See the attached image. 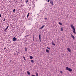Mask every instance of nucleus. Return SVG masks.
<instances>
[{
    "label": "nucleus",
    "instance_id": "nucleus-1",
    "mask_svg": "<svg viewBox=\"0 0 76 76\" xmlns=\"http://www.w3.org/2000/svg\"><path fill=\"white\" fill-rule=\"evenodd\" d=\"M66 70L69 71V72H72V69H71V68H69L68 67H66Z\"/></svg>",
    "mask_w": 76,
    "mask_h": 76
},
{
    "label": "nucleus",
    "instance_id": "nucleus-2",
    "mask_svg": "<svg viewBox=\"0 0 76 76\" xmlns=\"http://www.w3.org/2000/svg\"><path fill=\"white\" fill-rule=\"evenodd\" d=\"M16 37H15L13 39H12V41H15L16 40V39H17V38H15Z\"/></svg>",
    "mask_w": 76,
    "mask_h": 76
},
{
    "label": "nucleus",
    "instance_id": "nucleus-3",
    "mask_svg": "<svg viewBox=\"0 0 76 76\" xmlns=\"http://www.w3.org/2000/svg\"><path fill=\"white\" fill-rule=\"evenodd\" d=\"M70 26L71 27V28H72V29H75V27H74V26H73V25H71Z\"/></svg>",
    "mask_w": 76,
    "mask_h": 76
},
{
    "label": "nucleus",
    "instance_id": "nucleus-4",
    "mask_svg": "<svg viewBox=\"0 0 76 76\" xmlns=\"http://www.w3.org/2000/svg\"><path fill=\"white\" fill-rule=\"evenodd\" d=\"M67 50L68 51H69V52H71V50H70V49L69 48H67Z\"/></svg>",
    "mask_w": 76,
    "mask_h": 76
},
{
    "label": "nucleus",
    "instance_id": "nucleus-5",
    "mask_svg": "<svg viewBox=\"0 0 76 76\" xmlns=\"http://www.w3.org/2000/svg\"><path fill=\"white\" fill-rule=\"evenodd\" d=\"M50 3H51V4L52 5H53V1H50Z\"/></svg>",
    "mask_w": 76,
    "mask_h": 76
},
{
    "label": "nucleus",
    "instance_id": "nucleus-6",
    "mask_svg": "<svg viewBox=\"0 0 76 76\" xmlns=\"http://www.w3.org/2000/svg\"><path fill=\"white\" fill-rule=\"evenodd\" d=\"M73 30H72L74 34H76V32H75V28L73 29Z\"/></svg>",
    "mask_w": 76,
    "mask_h": 76
},
{
    "label": "nucleus",
    "instance_id": "nucleus-7",
    "mask_svg": "<svg viewBox=\"0 0 76 76\" xmlns=\"http://www.w3.org/2000/svg\"><path fill=\"white\" fill-rule=\"evenodd\" d=\"M71 37L73 38V39H75V36H73L72 34L71 35Z\"/></svg>",
    "mask_w": 76,
    "mask_h": 76
},
{
    "label": "nucleus",
    "instance_id": "nucleus-8",
    "mask_svg": "<svg viewBox=\"0 0 76 76\" xmlns=\"http://www.w3.org/2000/svg\"><path fill=\"white\" fill-rule=\"evenodd\" d=\"M39 41L40 42H41V34H40L39 35Z\"/></svg>",
    "mask_w": 76,
    "mask_h": 76
},
{
    "label": "nucleus",
    "instance_id": "nucleus-9",
    "mask_svg": "<svg viewBox=\"0 0 76 76\" xmlns=\"http://www.w3.org/2000/svg\"><path fill=\"white\" fill-rule=\"evenodd\" d=\"M52 45H56L54 44V43L53 42H52Z\"/></svg>",
    "mask_w": 76,
    "mask_h": 76
},
{
    "label": "nucleus",
    "instance_id": "nucleus-10",
    "mask_svg": "<svg viewBox=\"0 0 76 76\" xmlns=\"http://www.w3.org/2000/svg\"><path fill=\"white\" fill-rule=\"evenodd\" d=\"M25 51L26 52V51H27V48H26V47H25Z\"/></svg>",
    "mask_w": 76,
    "mask_h": 76
},
{
    "label": "nucleus",
    "instance_id": "nucleus-11",
    "mask_svg": "<svg viewBox=\"0 0 76 76\" xmlns=\"http://www.w3.org/2000/svg\"><path fill=\"white\" fill-rule=\"evenodd\" d=\"M46 51L47 53H49V50H48L46 49Z\"/></svg>",
    "mask_w": 76,
    "mask_h": 76
},
{
    "label": "nucleus",
    "instance_id": "nucleus-12",
    "mask_svg": "<svg viewBox=\"0 0 76 76\" xmlns=\"http://www.w3.org/2000/svg\"><path fill=\"white\" fill-rule=\"evenodd\" d=\"M27 73L29 75H30V74H31V73H30V72H29L28 71H27Z\"/></svg>",
    "mask_w": 76,
    "mask_h": 76
},
{
    "label": "nucleus",
    "instance_id": "nucleus-13",
    "mask_svg": "<svg viewBox=\"0 0 76 76\" xmlns=\"http://www.w3.org/2000/svg\"><path fill=\"white\" fill-rule=\"evenodd\" d=\"M30 59H32V58H33V57H32L31 56H30Z\"/></svg>",
    "mask_w": 76,
    "mask_h": 76
},
{
    "label": "nucleus",
    "instance_id": "nucleus-14",
    "mask_svg": "<svg viewBox=\"0 0 76 76\" xmlns=\"http://www.w3.org/2000/svg\"><path fill=\"white\" fill-rule=\"evenodd\" d=\"M36 75L37 76H38V73L36 72Z\"/></svg>",
    "mask_w": 76,
    "mask_h": 76
},
{
    "label": "nucleus",
    "instance_id": "nucleus-15",
    "mask_svg": "<svg viewBox=\"0 0 76 76\" xmlns=\"http://www.w3.org/2000/svg\"><path fill=\"white\" fill-rule=\"evenodd\" d=\"M29 15V13H28L27 15V18H28Z\"/></svg>",
    "mask_w": 76,
    "mask_h": 76
},
{
    "label": "nucleus",
    "instance_id": "nucleus-16",
    "mask_svg": "<svg viewBox=\"0 0 76 76\" xmlns=\"http://www.w3.org/2000/svg\"><path fill=\"white\" fill-rule=\"evenodd\" d=\"M9 28V26H8L5 29L6 30H7V29H8V28Z\"/></svg>",
    "mask_w": 76,
    "mask_h": 76
},
{
    "label": "nucleus",
    "instance_id": "nucleus-17",
    "mask_svg": "<svg viewBox=\"0 0 76 76\" xmlns=\"http://www.w3.org/2000/svg\"><path fill=\"white\" fill-rule=\"evenodd\" d=\"M61 31H63V27L61 28Z\"/></svg>",
    "mask_w": 76,
    "mask_h": 76
},
{
    "label": "nucleus",
    "instance_id": "nucleus-18",
    "mask_svg": "<svg viewBox=\"0 0 76 76\" xmlns=\"http://www.w3.org/2000/svg\"><path fill=\"white\" fill-rule=\"evenodd\" d=\"M45 26H42V27H41V29H42V28H44V27Z\"/></svg>",
    "mask_w": 76,
    "mask_h": 76
},
{
    "label": "nucleus",
    "instance_id": "nucleus-19",
    "mask_svg": "<svg viewBox=\"0 0 76 76\" xmlns=\"http://www.w3.org/2000/svg\"><path fill=\"white\" fill-rule=\"evenodd\" d=\"M31 62H32V63H34V61L33 60H31Z\"/></svg>",
    "mask_w": 76,
    "mask_h": 76
},
{
    "label": "nucleus",
    "instance_id": "nucleus-20",
    "mask_svg": "<svg viewBox=\"0 0 76 76\" xmlns=\"http://www.w3.org/2000/svg\"><path fill=\"white\" fill-rule=\"evenodd\" d=\"M59 25H62V23H61L59 22Z\"/></svg>",
    "mask_w": 76,
    "mask_h": 76
},
{
    "label": "nucleus",
    "instance_id": "nucleus-21",
    "mask_svg": "<svg viewBox=\"0 0 76 76\" xmlns=\"http://www.w3.org/2000/svg\"><path fill=\"white\" fill-rule=\"evenodd\" d=\"M15 11H16V9H14V10H13V12H15Z\"/></svg>",
    "mask_w": 76,
    "mask_h": 76
},
{
    "label": "nucleus",
    "instance_id": "nucleus-22",
    "mask_svg": "<svg viewBox=\"0 0 76 76\" xmlns=\"http://www.w3.org/2000/svg\"><path fill=\"white\" fill-rule=\"evenodd\" d=\"M23 58L24 60H26V59H25V57H24V56L23 57Z\"/></svg>",
    "mask_w": 76,
    "mask_h": 76
},
{
    "label": "nucleus",
    "instance_id": "nucleus-23",
    "mask_svg": "<svg viewBox=\"0 0 76 76\" xmlns=\"http://www.w3.org/2000/svg\"><path fill=\"white\" fill-rule=\"evenodd\" d=\"M60 73H61V74H62V73H63V72H62V71H60Z\"/></svg>",
    "mask_w": 76,
    "mask_h": 76
},
{
    "label": "nucleus",
    "instance_id": "nucleus-24",
    "mask_svg": "<svg viewBox=\"0 0 76 76\" xmlns=\"http://www.w3.org/2000/svg\"><path fill=\"white\" fill-rule=\"evenodd\" d=\"M28 0H27L26 1V3H28Z\"/></svg>",
    "mask_w": 76,
    "mask_h": 76
},
{
    "label": "nucleus",
    "instance_id": "nucleus-25",
    "mask_svg": "<svg viewBox=\"0 0 76 76\" xmlns=\"http://www.w3.org/2000/svg\"><path fill=\"white\" fill-rule=\"evenodd\" d=\"M5 20H6V19H4L3 20V21H5Z\"/></svg>",
    "mask_w": 76,
    "mask_h": 76
},
{
    "label": "nucleus",
    "instance_id": "nucleus-26",
    "mask_svg": "<svg viewBox=\"0 0 76 76\" xmlns=\"http://www.w3.org/2000/svg\"><path fill=\"white\" fill-rule=\"evenodd\" d=\"M47 48H48V49H49V50H50V48H48V47H47Z\"/></svg>",
    "mask_w": 76,
    "mask_h": 76
},
{
    "label": "nucleus",
    "instance_id": "nucleus-27",
    "mask_svg": "<svg viewBox=\"0 0 76 76\" xmlns=\"http://www.w3.org/2000/svg\"><path fill=\"white\" fill-rule=\"evenodd\" d=\"M31 76H35L34 75H31Z\"/></svg>",
    "mask_w": 76,
    "mask_h": 76
},
{
    "label": "nucleus",
    "instance_id": "nucleus-28",
    "mask_svg": "<svg viewBox=\"0 0 76 76\" xmlns=\"http://www.w3.org/2000/svg\"><path fill=\"white\" fill-rule=\"evenodd\" d=\"M48 2H49V0H48Z\"/></svg>",
    "mask_w": 76,
    "mask_h": 76
},
{
    "label": "nucleus",
    "instance_id": "nucleus-29",
    "mask_svg": "<svg viewBox=\"0 0 76 76\" xmlns=\"http://www.w3.org/2000/svg\"><path fill=\"white\" fill-rule=\"evenodd\" d=\"M1 15L0 14V18H1Z\"/></svg>",
    "mask_w": 76,
    "mask_h": 76
},
{
    "label": "nucleus",
    "instance_id": "nucleus-30",
    "mask_svg": "<svg viewBox=\"0 0 76 76\" xmlns=\"http://www.w3.org/2000/svg\"><path fill=\"white\" fill-rule=\"evenodd\" d=\"M45 19H47V18H45Z\"/></svg>",
    "mask_w": 76,
    "mask_h": 76
},
{
    "label": "nucleus",
    "instance_id": "nucleus-31",
    "mask_svg": "<svg viewBox=\"0 0 76 76\" xmlns=\"http://www.w3.org/2000/svg\"><path fill=\"white\" fill-rule=\"evenodd\" d=\"M34 36H33V39H34Z\"/></svg>",
    "mask_w": 76,
    "mask_h": 76
},
{
    "label": "nucleus",
    "instance_id": "nucleus-32",
    "mask_svg": "<svg viewBox=\"0 0 76 76\" xmlns=\"http://www.w3.org/2000/svg\"><path fill=\"white\" fill-rule=\"evenodd\" d=\"M41 28H39V29H41Z\"/></svg>",
    "mask_w": 76,
    "mask_h": 76
},
{
    "label": "nucleus",
    "instance_id": "nucleus-33",
    "mask_svg": "<svg viewBox=\"0 0 76 76\" xmlns=\"http://www.w3.org/2000/svg\"><path fill=\"white\" fill-rule=\"evenodd\" d=\"M10 62H11V61H10Z\"/></svg>",
    "mask_w": 76,
    "mask_h": 76
},
{
    "label": "nucleus",
    "instance_id": "nucleus-34",
    "mask_svg": "<svg viewBox=\"0 0 76 76\" xmlns=\"http://www.w3.org/2000/svg\"><path fill=\"white\" fill-rule=\"evenodd\" d=\"M33 40H34V39H33Z\"/></svg>",
    "mask_w": 76,
    "mask_h": 76
}]
</instances>
